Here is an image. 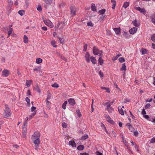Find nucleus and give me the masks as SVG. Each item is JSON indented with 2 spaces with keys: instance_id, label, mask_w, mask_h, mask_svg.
Segmentation results:
<instances>
[{
  "instance_id": "f257e3e1",
  "label": "nucleus",
  "mask_w": 155,
  "mask_h": 155,
  "mask_svg": "<svg viewBox=\"0 0 155 155\" xmlns=\"http://www.w3.org/2000/svg\"><path fill=\"white\" fill-rule=\"evenodd\" d=\"M4 114L5 118H7L10 117V110L8 105L7 104L5 105V108Z\"/></svg>"
},
{
  "instance_id": "f03ea898",
  "label": "nucleus",
  "mask_w": 155,
  "mask_h": 155,
  "mask_svg": "<svg viewBox=\"0 0 155 155\" xmlns=\"http://www.w3.org/2000/svg\"><path fill=\"white\" fill-rule=\"evenodd\" d=\"M42 20L44 23L47 26L51 28L53 27L54 25L53 23L49 20H47L45 18H43Z\"/></svg>"
},
{
  "instance_id": "7ed1b4c3",
  "label": "nucleus",
  "mask_w": 155,
  "mask_h": 155,
  "mask_svg": "<svg viewBox=\"0 0 155 155\" xmlns=\"http://www.w3.org/2000/svg\"><path fill=\"white\" fill-rule=\"evenodd\" d=\"M40 136V134L38 132H35L34 134L31 137L32 140H35V139H39Z\"/></svg>"
},
{
  "instance_id": "20e7f679",
  "label": "nucleus",
  "mask_w": 155,
  "mask_h": 155,
  "mask_svg": "<svg viewBox=\"0 0 155 155\" xmlns=\"http://www.w3.org/2000/svg\"><path fill=\"white\" fill-rule=\"evenodd\" d=\"M26 124H24L23 127L22 134L24 137H25L26 134Z\"/></svg>"
},
{
  "instance_id": "39448f33",
  "label": "nucleus",
  "mask_w": 155,
  "mask_h": 155,
  "mask_svg": "<svg viewBox=\"0 0 155 155\" xmlns=\"http://www.w3.org/2000/svg\"><path fill=\"white\" fill-rule=\"evenodd\" d=\"M105 118L108 122L111 124H113L114 123V121L111 120V118L108 115H105Z\"/></svg>"
},
{
  "instance_id": "423d86ee",
  "label": "nucleus",
  "mask_w": 155,
  "mask_h": 155,
  "mask_svg": "<svg viewBox=\"0 0 155 155\" xmlns=\"http://www.w3.org/2000/svg\"><path fill=\"white\" fill-rule=\"evenodd\" d=\"M137 30V28L136 27H133L131 28L129 31L130 34L133 35L135 33Z\"/></svg>"
},
{
  "instance_id": "0eeeda50",
  "label": "nucleus",
  "mask_w": 155,
  "mask_h": 155,
  "mask_svg": "<svg viewBox=\"0 0 155 155\" xmlns=\"http://www.w3.org/2000/svg\"><path fill=\"white\" fill-rule=\"evenodd\" d=\"M34 141V143L35 144V147L37 148L38 147L40 143L39 139H35V140H32Z\"/></svg>"
},
{
  "instance_id": "6e6552de",
  "label": "nucleus",
  "mask_w": 155,
  "mask_h": 155,
  "mask_svg": "<svg viewBox=\"0 0 155 155\" xmlns=\"http://www.w3.org/2000/svg\"><path fill=\"white\" fill-rule=\"evenodd\" d=\"M68 102L70 105L72 106H74L75 104V100L73 98L69 99L68 100Z\"/></svg>"
},
{
  "instance_id": "1a4fd4ad",
  "label": "nucleus",
  "mask_w": 155,
  "mask_h": 155,
  "mask_svg": "<svg viewBox=\"0 0 155 155\" xmlns=\"http://www.w3.org/2000/svg\"><path fill=\"white\" fill-rule=\"evenodd\" d=\"M9 74V71L7 70H4L2 72V75L4 77H7Z\"/></svg>"
},
{
  "instance_id": "9d476101",
  "label": "nucleus",
  "mask_w": 155,
  "mask_h": 155,
  "mask_svg": "<svg viewBox=\"0 0 155 155\" xmlns=\"http://www.w3.org/2000/svg\"><path fill=\"white\" fill-rule=\"evenodd\" d=\"M85 58L87 62L89 63L90 62V57L88 53L87 52L85 55Z\"/></svg>"
},
{
  "instance_id": "9b49d317",
  "label": "nucleus",
  "mask_w": 155,
  "mask_h": 155,
  "mask_svg": "<svg viewBox=\"0 0 155 155\" xmlns=\"http://www.w3.org/2000/svg\"><path fill=\"white\" fill-rule=\"evenodd\" d=\"M135 8L137 10L139 11L142 13L144 14L145 12V9L144 8H141L139 7H136Z\"/></svg>"
},
{
  "instance_id": "f8f14e48",
  "label": "nucleus",
  "mask_w": 155,
  "mask_h": 155,
  "mask_svg": "<svg viewBox=\"0 0 155 155\" xmlns=\"http://www.w3.org/2000/svg\"><path fill=\"white\" fill-rule=\"evenodd\" d=\"M99 50L96 47H94L93 48V52L95 55H97L98 54V52Z\"/></svg>"
},
{
  "instance_id": "ddd939ff",
  "label": "nucleus",
  "mask_w": 155,
  "mask_h": 155,
  "mask_svg": "<svg viewBox=\"0 0 155 155\" xmlns=\"http://www.w3.org/2000/svg\"><path fill=\"white\" fill-rule=\"evenodd\" d=\"M69 145L70 146H71L73 147H76V143L74 140L69 141Z\"/></svg>"
},
{
  "instance_id": "4468645a",
  "label": "nucleus",
  "mask_w": 155,
  "mask_h": 155,
  "mask_svg": "<svg viewBox=\"0 0 155 155\" xmlns=\"http://www.w3.org/2000/svg\"><path fill=\"white\" fill-rule=\"evenodd\" d=\"M71 14L72 16H74L76 15V10L75 8H71Z\"/></svg>"
},
{
  "instance_id": "2eb2a0df",
  "label": "nucleus",
  "mask_w": 155,
  "mask_h": 155,
  "mask_svg": "<svg viewBox=\"0 0 155 155\" xmlns=\"http://www.w3.org/2000/svg\"><path fill=\"white\" fill-rule=\"evenodd\" d=\"M132 23L136 27L139 26L140 25V23L139 22L136 20L133 21Z\"/></svg>"
},
{
  "instance_id": "dca6fc26",
  "label": "nucleus",
  "mask_w": 155,
  "mask_h": 155,
  "mask_svg": "<svg viewBox=\"0 0 155 155\" xmlns=\"http://www.w3.org/2000/svg\"><path fill=\"white\" fill-rule=\"evenodd\" d=\"M114 30L117 34H119L120 32V28H114Z\"/></svg>"
},
{
  "instance_id": "f3484780",
  "label": "nucleus",
  "mask_w": 155,
  "mask_h": 155,
  "mask_svg": "<svg viewBox=\"0 0 155 155\" xmlns=\"http://www.w3.org/2000/svg\"><path fill=\"white\" fill-rule=\"evenodd\" d=\"M90 59L93 64H95L96 63L97 60L95 58L91 56L90 57Z\"/></svg>"
},
{
  "instance_id": "a211bd4d",
  "label": "nucleus",
  "mask_w": 155,
  "mask_h": 155,
  "mask_svg": "<svg viewBox=\"0 0 155 155\" xmlns=\"http://www.w3.org/2000/svg\"><path fill=\"white\" fill-rule=\"evenodd\" d=\"M105 109L107 110L109 113H111L112 111L114 110V109L111 106L106 108Z\"/></svg>"
},
{
  "instance_id": "6ab92c4d",
  "label": "nucleus",
  "mask_w": 155,
  "mask_h": 155,
  "mask_svg": "<svg viewBox=\"0 0 155 155\" xmlns=\"http://www.w3.org/2000/svg\"><path fill=\"white\" fill-rule=\"evenodd\" d=\"M23 41L25 43H28V38L25 35L24 36Z\"/></svg>"
},
{
  "instance_id": "aec40b11",
  "label": "nucleus",
  "mask_w": 155,
  "mask_h": 155,
  "mask_svg": "<svg viewBox=\"0 0 155 155\" xmlns=\"http://www.w3.org/2000/svg\"><path fill=\"white\" fill-rule=\"evenodd\" d=\"M126 70V66L125 65V63H123L122 64V67L120 68V70L121 71H125Z\"/></svg>"
},
{
  "instance_id": "412c9836",
  "label": "nucleus",
  "mask_w": 155,
  "mask_h": 155,
  "mask_svg": "<svg viewBox=\"0 0 155 155\" xmlns=\"http://www.w3.org/2000/svg\"><path fill=\"white\" fill-rule=\"evenodd\" d=\"M32 80H29V81L26 80V85L28 87H29L31 83L32 82Z\"/></svg>"
},
{
  "instance_id": "4be33fe9",
  "label": "nucleus",
  "mask_w": 155,
  "mask_h": 155,
  "mask_svg": "<svg viewBox=\"0 0 155 155\" xmlns=\"http://www.w3.org/2000/svg\"><path fill=\"white\" fill-rule=\"evenodd\" d=\"M84 146L83 145H80L78 147L77 149L79 150H82L84 148Z\"/></svg>"
},
{
  "instance_id": "5701e85b",
  "label": "nucleus",
  "mask_w": 155,
  "mask_h": 155,
  "mask_svg": "<svg viewBox=\"0 0 155 155\" xmlns=\"http://www.w3.org/2000/svg\"><path fill=\"white\" fill-rule=\"evenodd\" d=\"M45 101L47 105V108L49 109H50V102H49L47 100H45Z\"/></svg>"
},
{
  "instance_id": "b1692460",
  "label": "nucleus",
  "mask_w": 155,
  "mask_h": 155,
  "mask_svg": "<svg viewBox=\"0 0 155 155\" xmlns=\"http://www.w3.org/2000/svg\"><path fill=\"white\" fill-rule=\"evenodd\" d=\"M44 1L48 5H50L52 3L51 0H44Z\"/></svg>"
},
{
  "instance_id": "393cba45",
  "label": "nucleus",
  "mask_w": 155,
  "mask_h": 155,
  "mask_svg": "<svg viewBox=\"0 0 155 155\" xmlns=\"http://www.w3.org/2000/svg\"><path fill=\"white\" fill-rule=\"evenodd\" d=\"M88 138V135L87 134H85L84 136H82L81 138V140H84L87 139Z\"/></svg>"
},
{
  "instance_id": "a878e982",
  "label": "nucleus",
  "mask_w": 155,
  "mask_h": 155,
  "mask_svg": "<svg viewBox=\"0 0 155 155\" xmlns=\"http://www.w3.org/2000/svg\"><path fill=\"white\" fill-rule=\"evenodd\" d=\"M123 35L126 38H129L130 36L128 34V33L125 31H124Z\"/></svg>"
},
{
  "instance_id": "bb28decb",
  "label": "nucleus",
  "mask_w": 155,
  "mask_h": 155,
  "mask_svg": "<svg viewBox=\"0 0 155 155\" xmlns=\"http://www.w3.org/2000/svg\"><path fill=\"white\" fill-rule=\"evenodd\" d=\"M91 10L94 11H96V7L95 6V4H92L91 7Z\"/></svg>"
},
{
  "instance_id": "cd10ccee",
  "label": "nucleus",
  "mask_w": 155,
  "mask_h": 155,
  "mask_svg": "<svg viewBox=\"0 0 155 155\" xmlns=\"http://www.w3.org/2000/svg\"><path fill=\"white\" fill-rule=\"evenodd\" d=\"M68 103L67 101H65L63 103L62 106V107L64 109H65L66 108V105Z\"/></svg>"
},
{
  "instance_id": "c85d7f7f",
  "label": "nucleus",
  "mask_w": 155,
  "mask_h": 155,
  "mask_svg": "<svg viewBox=\"0 0 155 155\" xmlns=\"http://www.w3.org/2000/svg\"><path fill=\"white\" fill-rule=\"evenodd\" d=\"M118 111L119 113L121 115H124V112L123 110L122 109V108H120V107H118Z\"/></svg>"
},
{
  "instance_id": "c756f323",
  "label": "nucleus",
  "mask_w": 155,
  "mask_h": 155,
  "mask_svg": "<svg viewBox=\"0 0 155 155\" xmlns=\"http://www.w3.org/2000/svg\"><path fill=\"white\" fill-rule=\"evenodd\" d=\"M98 62L100 65H102L103 62V60L101 57H99L98 59Z\"/></svg>"
},
{
  "instance_id": "7c9ffc66",
  "label": "nucleus",
  "mask_w": 155,
  "mask_h": 155,
  "mask_svg": "<svg viewBox=\"0 0 155 155\" xmlns=\"http://www.w3.org/2000/svg\"><path fill=\"white\" fill-rule=\"evenodd\" d=\"M42 59L40 58H38L36 59V62L37 64H40L42 62Z\"/></svg>"
},
{
  "instance_id": "2f4dec72",
  "label": "nucleus",
  "mask_w": 155,
  "mask_h": 155,
  "mask_svg": "<svg viewBox=\"0 0 155 155\" xmlns=\"http://www.w3.org/2000/svg\"><path fill=\"white\" fill-rule=\"evenodd\" d=\"M19 14L21 16L25 14V11L24 10H20L18 11Z\"/></svg>"
},
{
  "instance_id": "473e14b6",
  "label": "nucleus",
  "mask_w": 155,
  "mask_h": 155,
  "mask_svg": "<svg viewBox=\"0 0 155 155\" xmlns=\"http://www.w3.org/2000/svg\"><path fill=\"white\" fill-rule=\"evenodd\" d=\"M129 5V3L128 2H126L124 3V4L123 5V7L125 8H127Z\"/></svg>"
},
{
  "instance_id": "72a5a7b5",
  "label": "nucleus",
  "mask_w": 155,
  "mask_h": 155,
  "mask_svg": "<svg viewBox=\"0 0 155 155\" xmlns=\"http://www.w3.org/2000/svg\"><path fill=\"white\" fill-rule=\"evenodd\" d=\"M105 12V10L104 9H102L101 10L99 11V13L100 14L102 15L104 14Z\"/></svg>"
},
{
  "instance_id": "f704fd0d",
  "label": "nucleus",
  "mask_w": 155,
  "mask_h": 155,
  "mask_svg": "<svg viewBox=\"0 0 155 155\" xmlns=\"http://www.w3.org/2000/svg\"><path fill=\"white\" fill-rule=\"evenodd\" d=\"M56 42L54 40L52 41L51 42L52 45L55 48H56L57 47V45H56Z\"/></svg>"
},
{
  "instance_id": "c9c22d12",
  "label": "nucleus",
  "mask_w": 155,
  "mask_h": 155,
  "mask_svg": "<svg viewBox=\"0 0 155 155\" xmlns=\"http://www.w3.org/2000/svg\"><path fill=\"white\" fill-rule=\"evenodd\" d=\"M121 56V54L117 55H116V56H114V57H113V58H112V60H117L119 56Z\"/></svg>"
},
{
  "instance_id": "e433bc0d",
  "label": "nucleus",
  "mask_w": 155,
  "mask_h": 155,
  "mask_svg": "<svg viewBox=\"0 0 155 155\" xmlns=\"http://www.w3.org/2000/svg\"><path fill=\"white\" fill-rule=\"evenodd\" d=\"M76 113L77 114V115L79 117H81V114L80 112V110H76Z\"/></svg>"
},
{
  "instance_id": "4c0bfd02",
  "label": "nucleus",
  "mask_w": 155,
  "mask_h": 155,
  "mask_svg": "<svg viewBox=\"0 0 155 155\" xmlns=\"http://www.w3.org/2000/svg\"><path fill=\"white\" fill-rule=\"evenodd\" d=\"M104 105L107 107H109L111 106L110 103L109 102L105 103L104 104Z\"/></svg>"
},
{
  "instance_id": "58836bf2",
  "label": "nucleus",
  "mask_w": 155,
  "mask_h": 155,
  "mask_svg": "<svg viewBox=\"0 0 155 155\" xmlns=\"http://www.w3.org/2000/svg\"><path fill=\"white\" fill-rule=\"evenodd\" d=\"M101 127L102 128L103 130H105V131L107 132V130L106 129V127H105L104 125L102 123H101Z\"/></svg>"
},
{
  "instance_id": "ea45409f",
  "label": "nucleus",
  "mask_w": 155,
  "mask_h": 155,
  "mask_svg": "<svg viewBox=\"0 0 155 155\" xmlns=\"http://www.w3.org/2000/svg\"><path fill=\"white\" fill-rule=\"evenodd\" d=\"M126 126L128 127L129 130H132L133 129V127L132 126L130 125V124L129 123H128L127 124Z\"/></svg>"
},
{
  "instance_id": "a19ab883",
  "label": "nucleus",
  "mask_w": 155,
  "mask_h": 155,
  "mask_svg": "<svg viewBox=\"0 0 155 155\" xmlns=\"http://www.w3.org/2000/svg\"><path fill=\"white\" fill-rule=\"evenodd\" d=\"M51 86L52 87L57 88L59 87V85L58 84L56 83H54L51 85Z\"/></svg>"
},
{
  "instance_id": "79ce46f5",
  "label": "nucleus",
  "mask_w": 155,
  "mask_h": 155,
  "mask_svg": "<svg viewBox=\"0 0 155 155\" xmlns=\"http://www.w3.org/2000/svg\"><path fill=\"white\" fill-rule=\"evenodd\" d=\"M151 39L152 41L155 42V34L153 35H152Z\"/></svg>"
},
{
  "instance_id": "37998d69",
  "label": "nucleus",
  "mask_w": 155,
  "mask_h": 155,
  "mask_svg": "<svg viewBox=\"0 0 155 155\" xmlns=\"http://www.w3.org/2000/svg\"><path fill=\"white\" fill-rule=\"evenodd\" d=\"M36 112L35 111L33 113L31 114L29 116V118L30 119H31L32 117H33L36 114Z\"/></svg>"
},
{
  "instance_id": "c03bdc74",
  "label": "nucleus",
  "mask_w": 155,
  "mask_h": 155,
  "mask_svg": "<svg viewBox=\"0 0 155 155\" xmlns=\"http://www.w3.org/2000/svg\"><path fill=\"white\" fill-rule=\"evenodd\" d=\"M151 19L152 22L155 25V16H153Z\"/></svg>"
},
{
  "instance_id": "a18cd8bd",
  "label": "nucleus",
  "mask_w": 155,
  "mask_h": 155,
  "mask_svg": "<svg viewBox=\"0 0 155 155\" xmlns=\"http://www.w3.org/2000/svg\"><path fill=\"white\" fill-rule=\"evenodd\" d=\"M119 61L120 62L122 63L125 61L124 58L123 57H121L119 58Z\"/></svg>"
},
{
  "instance_id": "49530a36",
  "label": "nucleus",
  "mask_w": 155,
  "mask_h": 155,
  "mask_svg": "<svg viewBox=\"0 0 155 155\" xmlns=\"http://www.w3.org/2000/svg\"><path fill=\"white\" fill-rule=\"evenodd\" d=\"M35 89L38 92L40 93L41 92L40 89L38 86H37Z\"/></svg>"
},
{
  "instance_id": "de8ad7c7",
  "label": "nucleus",
  "mask_w": 155,
  "mask_h": 155,
  "mask_svg": "<svg viewBox=\"0 0 155 155\" xmlns=\"http://www.w3.org/2000/svg\"><path fill=\"white\" fill-rule=\"evenodd\" d=\"M123 142L127 147H128V143L126 141V140L125 139H124V140H123Z\"/></svg>"
},
{
  "instance_id": "09e8293b",
  "label": "nucleus",
  "mask_w": 155,
  "mask_h": 155,
  "mask_svg": "<svg viewBox=\"0 0 155 155\" xmlns=\"http://www.w3.org/2000/svg\"><path fill=\"white\" fill-rule=\"evenodd\" d=\"M155 143V137L152 138L150 141V143Z\"/></svg>"
},
{
  "instance_id": "8fccbe9b",
  "label": "nucleus",
  "mask_w": 155,
  "mask_h": 155,
  "mask_svg": "<svg viewBox=\"0 0 155 155\" xmlns=\"http://www.w3.org/2000/svg\"><path fill=\"white\" fill-rule=\"evenodd\" d=\"M58 39L60 41V43L62 44H64V40L60 38H58Z\"/></svg>"
},
{
  "instance_id": "3c124183",
  "label": "nucleus",
  "mask_w": 155,
  "mask_h": 155,
  "mask_svg": "<svg viewBox=\"0 0 155 155\" xmlns=\"http://www.w3.org/2000/svg\"><path fill=\"white\" fill-rule=\"evenodd\" d=\"M150 106L151 105L150 104H147L145 106V108L146 109H148L150 107Z\"/></svg>"
},
{
  "instance_id": "603ef678",
  "label": "nucleus",
  "mask_w": 155,
  "mask_h": 155,
  "mask_svg": "<svg viewBox=\"0 0 155 155\" xmlns=\"http://www.w3.org/2000/svg\"><path fill=\"white\" fill-rule=\"evenodd\" d=\"M87 25L88 26L92 27L93 26L92 23L91 21H89L87 22Z\"/></svg>"
},
{
  "instance_id": "864d4df0",
  "label": "nucleus",
  "mask_w": 155,
  "mask_h": 155,
  "mask_svg": "<svg viewBox=\"0 0 155 155\" xmlns=\"http://www.w3.org/2000/svg\"><path fill=\"white\" fill-rule=\"evenodd\" d=\"M143 117L146 118V119H147L148 120H149L150 121H151L149 119V117L148 115H144L143 116Z\"/></svg>"
},
{
  "instance_id": "5fc2aeb1",
  "label": "nucleus",
  "mask_w": 155,
  "mask_h": 155,
  "mask_svg": "<svg viewBox=\"0 0 155 155\" xmlns=\"http://www.w3.org/2000/svg\"><path fill=\"white\" fill-rule=\"evenodd\" d=\"M147 52V50H146L145 49H142V53L143 54H145Z\"/></svg>"
},
{
  "instance_id": "6e6d98bb",
  "label": "nucleus",
  "mask_w": 155,
  "mask_h": 155,
  "mask_svg": "<svg viewBox=\"0 0 155 155\" xmlns=\"http://www.w3.org/2000/svg\"><path fill=\"white\" fill-rule=\"evenodd\" d=\"M51 95L50 93L48 94L46 100H50L51 98Z\"/></svg>"
},
{
  "instance_id": "4d7b16f0",
  "label": "nucleus",
  "mask_w": 155,
  "mask_h": 155,
  "mask_svg": "<svg viewBox=\"0 0 155 155\" xmlns=\"http://www.w3.org/2000/svg\"><path fill=\"white\" fill-rule=\"evenodd\" d=\"M134 147L136 150L137 151V152L139 151V150L138 149V146L136 144H135Z\"/></svg>"
},
{
  "instance_id": "13d9d810",
  "label": "nucleus",
  "mask_w": 155,
  "mask_h": 155,
  "mask_svg": "<svg viewBox=\"0 0 155 155\" xmlns=\"http://www.w3.org/2000/svg\"><path fill=\"white\" fill-rule=\"evenodd\" d=\"M99 56L100 57H101V55H102L103 53V52L101 50L99 51L98 52Z\"/></svg>"
},
{
  "instance_id": "bf43d9fd",
  "label": "nucleus",
  "mask_w": 155,
  "mask_h": 155,
  "mask_svg": "<svg viewBox=\"0 0 155 155\" xmlns=\"http://www.w3.org/2000/svg\"><path fill=\"white\" fill-rule=\"evenodd\" d=\"M37 10L39 12H41L42 11V8L41 6H38Z\"/></svg>"
},
{
  "instance_id": "052dcab7",
  "label": "nucleus",
  "mask_w": 155,
  "mask_h": 155,
  "mask_svg": "<svg viewBox=\"0 0 155 155\" xmlns=\"http://www.w3.org/2000/svg\"><path fill=\"white\" fill-rule=\"evenodd\" d=\"M96 155H103L102 153L100 152L99 151H96L95 153Z\"/></svg>"
},
{
  "instance_id": "680f3d73",
  "label": "nucleus",
  "mask_w": 155,
  "mask_h": 155,
  "mask_svg": "<svg viewBox=\"0 0 155 155\" xmlns=\"http://www.w3.org/2000/svg\"><path fill=\"white\" fill-rule=\"evenodd\" d=\"M87 48V44H85L84 47V49L83 51H86Z\"/></svg>"
},
{
  "instance_id": "e2e57ef3",
  "label": "nucleus",
  "mask_w": 155,
  "mask_h": 155,
  "mask_svg": "<svg viewBox=\"0 0 155 155\" xmlns=\"http://www.w3.org/2000/svg\"><path fill=\"white\" fill-rule=\"evenodd\" d=\"M62 127L63 128H66L67 127L66 124L65 123H62Z\"/></svg>"
},
{
  "instance_id": "0e129e2a",
  "label": "nucleus",
  "mask_w": 155,
  "mask_h": 155,
  "mask_svg": "<svg viewBox=\"0 0 155 155\" xmlns=\"http://www.w3.org/2000/svg\"><path fill=\"white\" fill-rule=\"evenodd\" d=\"M111 2L112 3L113 5L115 6L116 2L114 0H111Z\"/></svg>"
},
{
  "instance_id": "69168bd1",
  "label": "nucleus",
  "mask_w": 155,
  "mask_h": 155,
  "mask_svg": "<svg viewBox=\"0 0 155 155\" xmlns=\"http://www.w3.org/2000/svg\"><path fill=\"white\" fill-rule=\"evenodd\" d=\"M141 113L143 115H145V114H146V112L145 111V110L144 109H143V110L142 111Z\"/></svg>"
},
{
  "instance_id": "338daca9",
  "label": "nucleus",
  "mask_w": 155,
  "mask_h": 155,
  "mask_svg": "<svg viewBox=\"0 0 155 155\" xmlns=\"http://www.w3.org/2000/svg\"><path fill=\"white\" fill-rule=\"evenodd\" d=\"M25 100L26 102H27L28 103H30V100L28 97H26L25 98Z\"/></svg>"
},
{
  "instance_id": "774afa93",
  "label": "nucleus",
  "mask_w": 155,
  "mask_h": 155,
  "mask_svg": "<svg viewBox=\"0 0 155 155\" xmlns=\"http://www.w3.org/2000/svg\"><path fill=\"white\" fill-rule=\"evenodd\" d=\"M80 155H89V154L86 153H80Z\"/></svg>"
}]
</instances>
